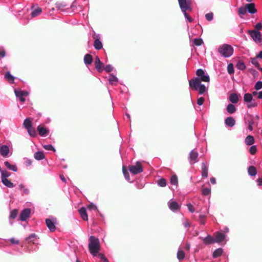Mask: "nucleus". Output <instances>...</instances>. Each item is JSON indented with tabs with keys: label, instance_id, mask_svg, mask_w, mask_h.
<instances>
[{
	"label": "nucleus",
	"instance_id": "nucleus-58",
	"mask_svg": "<svg viewBox=\"0 0 262 262\" xmlns=\"http://www.w3.org/2000/svg\"><path fill=\"white\" fill-rule=\"evenodd\" d=\"M113 67L111 64H107L104 67V70L106 72H110L113 70Z\"/></svg>",
	"mask_w": 262,
	"mask_h": 262
},
{
	"label": "nucleus",
	"instance_id": "nucleus-57",
	"mask_svg": "<svg viewBox=\"0 0 262 262\" xmlns=\"http://www.w3.org/2000/svg\"><path fill=\"white\" fill-rule=\"evenodd\" d=\"M186 206L188 208V210L191 213H193L195 211V208H194V206L191 204L188 203V204H187Z\"/></svg>",
	"mask_w": 262,
	"mask_h": 262
},
{
	"label": "nucleus",
	"instance_id": "nucleus-44",
	"mask_svg": "<svg viewBox=\"0 0 262 262\" xmlns=\"http://www.w3.org/2000/svg\"><path fill=\"white\" fill-rule=\"evenodd\" d=\"M236 67L239 70H244L246 69V66L243 61H238L236 65Z\"/></svg>",
	"mask_w": 262,
	"mask_h": 262
},
{
	"label": "nucleus",
	"instance_id": "nucleus-46",
	"mask_svg": "<svg viewBox=\"0 0 262 262\" xmlns=\"http://www.w3.org/2000/svg\"><path fill=\"white\" fill-rule=\"evenodd\" d=\"M203 43V39L201 38H197L194 39V44L196 46H200Z\"/></svg>",
	"mask_w": 262,
	"mask_h": 262
},
{
	"label": "nucleus",
	"instance_id": "nucleus-5",
	"mask_svg": "<svg viewBox=\"0 0 262 262\" xmlns=\"http://www.w3.org/2000/svg\"><path fill=\"white\" fill-rule=\"evenodd\" d=\"M45 222L47 227L51 232H54L56 230L57 220L55 217L52 216L50 218L46 219Z\"/></svg>",
	"mask_w": 262,
	"mask_h": 262
},
{
	"label": "nucleus",
	"instance_id": "nucleus-38",
	"mask_svg": "<svg viewBox=\"0 0 262 262\" xmlns=\"http://www.w3.org/2000/svg\"><path fill=\"white\" fill-rule=\"evenodd\" d=\"M27 132L29 136L31 137H36L37 136V133L35 128L32 127L30 128L27 129Z\"/></svg>",
	"mask_w": 262,
	"mask_h": 262
},
{
	"label": "nucleus",
	"instance_id": "nucleus-26",
	"mask_svg": "<svg viewBox=\"0 0 262 262\" xmlns=\"http://www.w3.org/2000/svg\"><path fill=\"white\" fill-rule=\"evenodd\" d=\"M5 78L10 83H13L14 82L15 78L10 74V72L9 71L6 73L5 75Z\"/></svg>",
	"mask_w": 262,
	"mask_h": 262
},
{
	"label": "nucleus",
	"instance_id": "nucleus-64",
	"mask_svg": "<svg viewBox=\"0 0 262 262\" xmlns=\"http://www.w3.org/2000/svg\"><path fill=\"white\" fill-rule=\"evenodd\" d=\"M255 28L258 31L262 28V23L259 22L255 25Z\"/></svg>",
	"mask_w": 262,
	"mask_h": 262
},
{
	"label": "nucleus",
	"instance_id": "nucleus-54",
	"mask_svg": "<svg viewBox=\"0 0 262 262\" xmlns=\"http://www.w3.org/2000/svg\"><path fill=\"white\" fill-rule=\"evenodd\" d=\"M211 189L210 188H205L202 189V194L204 195H208L210 194Z\"/></svg>",
	"mask_w": 262,
	"mask_h": 262
},
{
	"label": "nucleus",
	"instance_id": "nucleus-35",
	"mask_svg": "<svg viewBox=\"0 0 262 262\" xmlns=\"http://www.w3.org/2000/svg\"><path fill=\"white\" fill-rule=\"evenodd\" d=\"M42 12V9L40 8H37V9H35L33 10L31 12V16L32 17H36L40 14V13Z\"/></svg>",
	"mask_w": 262,
	"mask_h": 262
},
{
	"label": "nucleus",
	"instance_id": "nucleus-6",
	"mask_svg": "<svg viewBox=\"0 0 262 262\" xmlns=\"http://www.w3.org/2000/svg\"><path fill=\"white\" fill-rule=\"evenodd\" d=\"M248 32L255 42L260 43L261 42L262 35L259 31L249 30Z\"/></svg>",
	"mask_w": 262,
	"mask_h": 262
},
{
	"label": "nucleus",
	"instance_id": "nucleus-40",
	"mask_svg": "<svg viewBox=\"0 0 262 262\" xmlns=\"http://www.w3.org/2000/svg\"><path fill=\"white\" fill-rule=\"evenodd\" d=\"M1 172V179L2 181L5 179H8L7 178L11 176V173L7 171V170H1L0 172Z\"/></svg>",
	"mask_w": 262,
	"mask_h": 262
},
{
	"label": "nucleus",
	"instance_id": "nucleus-28",
	"mask_svg": "<svg viewBox=\"0 0 262 262\" xmlns=\"http://www.w3.org/2000/svg\"><path fill=\"white\" fill-rule=\"evenodd\" d=\"M24 127L26 129H28L32 127V121L29 118H26L23 123Z\"/></svg>",
	"mask_w": 262,
	"mask_h": 262
},
{
	"label": "nucleus",
	"instance_id": "nucleus-21",
	"mask_svg": "<svg viewBox=\"0 0 262 262\" xmlns=\"http://www.w3.org/2000/svg\"><path fill=\"white\" fill-rule=\"evenodd\" d=\"M109 83L113 85H116L118 82V78L114 75L110 74L108 79Z\"/></svg>",
	"mask_w": 262,
	"mask_h": 262
},
{
	"label": "nucleus",
	"instance_id": "nucleus-8",
	"mask_svg": "<svg viewBox=\"0 0 262 262\" xmlns=\"http://www.w3.org/2000/svg\"><path fill=\"white\" fill-rule=\"evenodd\" d=\"M129 170L132 174H137L143 172V169L140 162L137 161L136 165H131L129 166Z\"/></svg>",
	"mask_w": 262,
	"mask_h": 262
},
{
	"label": "nucleus",
	"instance_id": "nucleus-31",
	"mask_svg": "<svg viewBox=\"0 0 262 262\" xmlns=\"http://www.w3.org/2000/svg\"><path fill=\"white\" fill-rule=\"evenodd\" d=\"M227 112L230 114L234 113L236 110V107L232 104H229L226 107Z\"/></svg>",
	"mask_w": 262,
	"mask_h": 262
},
{
	"label": "nucleus",
	"instance_id": "nucleus-34",
	"mask_svg": "<svg viewBox=\"0 0 262 262\" xmlns=\"http://www.w3.org/2000/svg\"><path fill=\"white\" fill-rule=\"evenodd\" d=\"M170 184L172 185L176 186V187L178 185V177L176 174L172 175L170 179Z\"/></svg>",
	"mask_w": 262,
	"mask_h": 262
},
{
	"label": "nucleus",
	"instance_id": "nucleus-10",
	"mask_svg": "<svg viewBox=\"0 0 262 262\" xmlns=\"http://www.w3.org/2000/svg\"><path fill=\"white\" fill-rule=\"evenodd\" d=\"M167 204L169 209L172 212H176L180 209V206L176 201H173L172 199L170 200L168 202Z\"/></svg>",
	"mask_w": 262,
	"mask_h": 262
},
{
	"label": "nucleus",
	"instance_id": "nucleus-17",
	"mask_svg": "<svg viewBox=\"0 0 262 262\" xmlns=\"http://www.w3.org/2000/svg\"><path fill=\"white\" fill-rule=\"evenodd\" d=\"M9 152V148L7 145H4L0 147V154L4 157L8 156Z\"/></svg>",
	"mask_w": 262,
	"mask_h": 262
},
{
	"label": "nucleus",
	"instance_id": "nucleus-52",
	"mask_svg": "<svg viewBox=\"0 0 262 262\" xmlns=\"http://www.w3.org/2000/svg\"><path fill=\"white\" fill-rule=\"evenodd\" d=\"M187 11H182L184 15L185 18L186 19V20L189 23H191L193 19L191 17L188 15V14L186 12Z\"/></svg>",
	"mask_w": 262,
	"mask_h": 262
},
{
	"label": "nucleus",
	"instance_id": "nucleus-49",
	"mask_svg": "<svg viewBox=\"0 0 262 262\" xmlns=\"http://www.w3.org/2000/svg\"><path fill=\"white\" fill-rule=\"evenodd\" d=\"M55 7L57 10L63 11V8L66 7V5L63 3H57L55 4Z\"/></svg>",
	"mask_w": 262,
	"mask_h": 262
},
{
	"label": "nucleus",
	"instance_id": "nucleus-24",
	"mask_svg": "<svg viewBox=\"0 0 262 262\" xmlns=\"http://www.w3.org/2000/svg\"><path fill=\"white\" fill-rule=\"evenodd\" d=\"M5 166L9 170H12L14 172H16L17 171V167L15 164L12 165L8 161L4 162Z\"/></svg>",
	"mask_w": 262,
	"mask_h": 262
},
{
	"label": "nucleus",
	"instance_id": "nucleus-56",
	"mask_svg": "<svg viewBox=\"0 0 262 262\" xmlns=\"http://www.w3.org/2000/svg\"><path fill=\"white\" fill-rule=\"evenodd\" d=\"M205 18L208 21L212 20L213 18V14L212 12L208 13L205 14Z\"/></svg>",
	"mask_w": 262,
	"mask_h": 262
},
{
	"label": "nucleus",
	"instance_id": "nucleus-15",
	"mask_svg": "<svg viewBox=\"0 0 262 262\" xmlns=\"http://www.w3.org/2000/svg\"><path fill=\"white\" fill-rule=\"evenodd\" d=\"M95 68L99 72H101L103 70V63L100 61L98 56H96L95 61Z\"/></svg>",
	"mask_w": 262,
	"mask_h": 262
},
{
	"label": "nucleus",
	"instance_id": "nucleus-16",
	"mask_svg": "<svg viewBox=\"0 0 262 262\" xmlns=\"http://www.w3.org/2000/svg\"><path fill=\"white\" fill-rule=\"evenodd\" d=\"M225 123L227 126L232 127L235 124V121L233 117H228L225 120Z\"/></svg>",
	"mask_w": 262,
	"mask_h": 262
},
{
	"label": "nucleus",
	"instance_id": "nucleus-19",
	"mask_svg": "<svg viewBox=\"0 0 262 262\" xmlns=\"http://www.w3.org/2000/svg\"><path fill=\"white\" fill-rule=\"evenodd\" d=\"M79 212L83 221H87L88 220V216L85 207H81L79 210Z\"/></svg>",
	"mask_w": 262,
	"mask_h": 262
},
{
	"label": "nucleus",
	"instance_id": "nucleus-1",
	"mask_svg": "<svg viewBox=\"0 0 262 262\" xmlns=\"http://www.w3.org/2000/svg\"><path fill=\"white\" fill-rule=\"evenodd\" d=\"M89 249L91 254L96 256L97 255L100 251V242L98 238L94 236L91 235L89 237Z\"/></svg>",
	"mask_w": 262,
	"mask_h": 262
},
{
	"label": "nucleus",
	"instance_id": "nucleus-47",
	"mask_svg": "<svg viewBox=\"0 0 262 262\" xmlns=\"http://www.w3.org/2000/svg\"><path fill=\"white\" fill-rule=\"evenodd\" d=\"M206 216L204 214H200L199 222L201 225H205Z\"/></svg>",
	"mask_w": 262,
	"mask_h": 262
},
{
	"label": "nucleus",
	"instance_id": "nucleus-7",
	"mask_svg": "<svg viewBox=\"0 0 262 262\" xmlns=\"http://www.w3.org/2000/svg\"><path fill=\"white\" fill-rule=\"evenodd\" d=\"M182 11H191V0H178Z\"/></svg>",
	"mask_w": 262,
	"mask_h": 262
},
{
	"label": "nucleus",
	"instance_id": "nucleus-39",
	"mask_svg": "<svg viewBox=\"0 0 262 262\" xmlns=\"http://www.w3.org/2000/svg\"><path fill=\"white\" fill-rule=\"evenodd\" d=\"M197 78L199 79L200 83H201V81L209 82L210 80L209 75L205 73L202 76Z\"/></svg>",
	"mask_w": 262,
	"mask_h": 262
},
{
	"label": "nucleus",
	"instance_id": "nucleus-55",
	"mask_svg": "<svg viewBox=\"0 0 262 262\" xmlns=\"http://www.w3.org/2000/svg\"><path fill=\"white\" fill-rule=\"evenodd\" d=\"M254 89L256 90V91L262 89V81H257L254 86Z\"/></svg>",
	"mask_w": 262,
	"mask_h": 262
},
{
	"label": "nucleus",
	"instance_id": "nucleus-61",
	"mask_svg": "<svg viewBox=\"0 0 262 262\" xmlns=\"http://www.w3.org/2000/svg\"><path fill=\"white\" fill-rule=\"evenodd\" d=\"M204 98L203 97H200L197 100V104L199 105H202L204 102Z\"/></svg>",
	"mask_w": 262,
	"mask_h": 262
},
{
	"label": "nucleus",
	"instance_id": "nucleus-53",
	"mask_svg": "<svg viewBox=\"0 0 262 262\" xmlns=\"http://www.w3.org/2000/svg\"><path fill=\"white\" fill-rule=\"evenodd\" d=\"M17 213L18 212L16 209L13 210L10 213V215L9 216L10 219H15L17 215Z\"/></svg>",
	"mask_w": 262,
	"mask_h": 262
},
{
	"label": "nucleus",
	"instance_id": "nucleus-37",
	"mask_svg": "<svg viewBox=\"0 0 262 262\" xmlns=\"http://www.w3.org/2000/svg\"><path fill=\"white\" fill-rule=\"evenodd\" d=\"M122 172L125 180L130 183H132V181H130V180L129 174L127 170L125 168L124 166H123Z\"/></svg>",
	"mask_w": 262,
	"mask_h": 262
},
{
	"label": "nucleus",
	"instance_id": "nucleus-18",
	"mask_svg": "<svg viewBox=\"0 0 262 262\" xmlns=\"http://www.w3.org/2000/svg\"><path fill=\"white\" fill-rule=\"evenodd\" d=\"M247 11L250 14H254L256 13L257 10L255 7L254 3H250L246 5Z\"/></svg>",
	"mask_w": 262,
	"mask_h": 262
},
{
	"label": "nucleus",
	"instance_id": "nucleus-50",
	"mask_svg": "<svg viewBox=\"0 0 262 262\" xmlns=\"http://www.w3.org/2000/svg\"><path fill=\"white\" fill-rule=\"evenodd\" d=\"M227 70H228V72L229 74H232L234 73V67H233V64L230 63L228 65Z\"/></svg>",
	"mask_w": 262,
	"mask_h": 262
},
{
	"label": "nucleus",
	"instance_id": "nucleus-33",
	"mask_svg": "<svg viewBox=\"0 0 262 262\" xmlns=\"http://www.w3.org/2000/svg\"><path fill=\"white\" fill-rule=\"evenodd\" d=\"M223 252V250L221 248H219L216 249L214 251L212 254V256L213 258H216L220 256H221Z\"/></svg>",
	"mask_w": 262,
	"mask_h": 262
},
{
	"label": "nucleus",
	"instance_id": "nucleus-22",
	"mask_svg": "<svg viewBox=\"0 0 262 262\" xmlns=\"http://www.w3.org/2000/svg\"><path fill=\"white\" fill-rule=\"evenodd\" d=\"M208 168L204 162H203L201 166V174L203 177H208Z\"/></svg>",
	"mask_w": 262,
	"mask_h": 262
},
{
	"label": "nucleus",
	"instance_id": "nucleus-60",
	"mask_svg": "<svg viewBox=\"0 0 262 262\" xmlns=\"http://www.w3.org/2000/svg\"><path fill=\"white\" fill-rule=\"evenodd\" d=\"M256 147L254 145H252L250 147L249 152L251 155H254L256 153Z\"/></svg>",
	"mask_w": 262,
	"mask_h": 262
},
{
	"label": "nucleus",
	"instance_id": "nucleus-25",
	"mask_svg": "<svg viewBox=\"0 0 262 262\" xmlns=\"http://www.w3.org/2000/svg\"><path fill=\"white\" fill-rule=\"evenodd\" d=\"M34 158L37 160H41L45 159V156L42 151H36L34 154Z\"/></svg>",
	"mask_w": 262,
	"mask_h": 262
},
{
	"label": "nucleus",
	"instance_id": "nucleus-13",
	"mask_svg": "<svg viewBox=\"0 0 262 262\" xmlns=\"http://www.w3.org/2000/svg\"><path fill=\"white\" fill-rule=\"evenodd\" d=\"M214 236L215 237L214 241L215 243H220L225 239L226 236L220 231L215 232L214 233Z\"/></svg>",
	"mask_w": 262,
	"mask_h": 262
},
{
	"label": "nucleus",
	"instance_id": "nucleus-27",
	"mask_svg": "<svg viewBox=\"0 0 262 262\" xmlns=\"http://www.w3.org/2000/svg\"><path fill=\"white\" fill-rule=\"evenodd\" d=\"M238 99V96L235 93H232L229 96V100L232 103H237Z\"/></svg>",
	"mask_w": 262,
	"mask_h": 262
},
{
	"label": "nucleus",
	"instance_id": "nucleus-9",
	"mask_svg": "<svg viewBox=\"0 0 262 262\" xmlns=\"http://www.w3.org/2000/svg\"><path fill=\"white\" fill-rule=\"evenodd\" d=\"M14 93L17 98H18L21 102L26 101L25 97L29 95V93L26 91H21L16 89L14 90Z\"/></svg>",
	"mask_w": 262,
	"mask_h": 262
},
{
	"label": "nucleus",
	"instance_id": "nucleus-30",
	"mask_svg": "<svg viewBox=\"0 0 262 262\" xmlns=\"http://www.w3.org/2000/svg\"><path fill=\"white\" fill-rule=\"evenodd\" d=\"M93 61L92 56L89 54H86L84 57V62L86 65L91 64Z\"/></svg>",
	"mask_w": 262,
	"mask_h": 262
},
{
	"label": "nucleus",
	"instance_id": "nucleus-41",
	"mask_svg": "<svg viewBox=\"0 0 262 262\" xmlns=\"http://www.w3.org/2000/svg\"><path fill=\"white\" fill-rule=\"evenodd\" d=\"M185 257V253L181 249H179L177 252V258L178 259L181 261L183 260Z\"/></svg>",
	"mask_w": 262,
	"mask_h": 262
},
{
	"label": "nucleus",
	"instance_id": "nucleus-36",
	"mask_svg": "<svg viewBox=\"0 0 262 262\" xmlns=\"http://www.w3.org/2000/svg\"><path fill=\"white\" fill-rule=\"evenodd\" d=\"M3 184L8 188H13L14 186V184L9 181L8 179H4L2 181Z\"/></svg>",
	"mask_w": 262,
	"mask_h": 262
},
{
	"label": "nucleus",
	"instance_id": "nucleus-51",
	"mask_svg": "<svg viewBox=\"0 0 262 262\" xmlns=\"http://www.w3.org/2000/svg\"><path fill=\"white\" fill-rule=\"evenodd\" d=\"M257 57L256 58H252L251 60V62L252 64L255 66L257 69L259 67V63L257 59Z\"/></svg>",
	"mask_w": 262,
	"mask_h": 262
},
{
	"label": "nucleus",
	"instance_id": "nucleus-29",
	"mask_svg": "<svg viewBox=\"0 0 262 262\" xmlns=\"http://www.w3.org/2000/svg\"><path fill=\"white\" fill-rule=\"evenodd\" d=\"M248 172L249 176L253 177L257 174V170L254 166H250L248 169Z\"/></svg>",
	"mask_w": 262,
	"mask_h": 262
},
{
	"label": "nucleus",
	"instance_id": "nucleus-43",
	"mask_svg": "<svg viewBox=\"0 0 262 262\" xmlns=\"http://www.w3.org/2000/svg\"><path fill=\"white\" fill-rule=\"evenodd\" d=\"M37 235L35 233H32L26 238V240L29 243H33Z\"/></svg>",
	"mask_w": 262,
	"mask_h": 262
},
{
	"label": "nucleus",
	"instance_id": "nucleus-59",
	"mask_svg": "<svg viewBox=\"0 0 262 262\" xmlns=\"http://www.w3.org/2000/svg\"><path fill=\"white\" fill-rule=\"evenodd\" d=\"M205 73L204 70L202 69H199L196 71V75H197L196 77H199L201 76H202Z\"/></svg>",
	"mask_w": 262,
	"mask_h": 262
},
{
	"label": "nucleus",
	"instance_id": "nucleus-63",
	"mask_svg": "<svg viewBox=\"0 0 262 262\" xmlns=\"http://www.w3.org/2000/svg\"><path fill=\"white\" fill-rule=\"evenodd\" d=\"M98 257L100 258L101 260L104 261L108 260L107 258L102 253H99L97 254Z\"/></svg>",
	"mask_w": 262,
	"mask_h": 262
},
{
	"label": "nucleus",
	"instance_id": "nucleus-12",
	"mask_svg": "<svg viewBox=\"0 0 262 262\" xmlns=\"http://www.w3.org/2000/svg\"><path fill=\"white\" fill-rule=\"evenodd\" d=\"M31 213V210L29 208H26L23 209L19 216L20 221H26L27 219L29 217Z\"/></svg>",
	"mask_w": 262,
	"mask_h": 262
},
{
	"label": "nucleus",
	"instance_id": "nucleus-45",
	"mask_svg": "<svg viewBox=\"0 0 262 262\" xmlns=\"http://www.w3.org/2000/svg\"><path fill=\"white\" fill-rule=\"evenodd\" d=\"M247 12L246 7H241L238 8V15H245Z\"/></svg>",
	"mask_w": 262,
	"mask_h": 262
},
{
	"label": "nucleus",
	"instance_id": "nucleus-11",
	"mask_svg": "<svg viewBox=\"0 0 262 262\" xmlns=\"http://www.w3.org/2000/svg\"><path fill=\"white\" fill-rule=\"evenodd\" d=\"M100 38V34H96L94 37V47L96 50H100L102 48L103 45Z\"/></svg>",
	"mask_w": 262,
	"mask_h": 262
},
{
	"label": "nucleus",
	"instance_id": "nucleus-14",
	"mask_svg": "<svg viewBox=\"0 0 262 262\" xmlns=\"http://www.w3.org/2000/svg\"><path fill=\"white\" fill-rule=\"evenodd\" d=\"M199 154L198 152L194 151V150H192L190 153L189 156V159L190 163L192 164H194L197 161V159L198 158Z\"/></svg>",
	"mask_w": 262,
	"mask_h": 262
},
{
	"label": "nucleus",
	"instance_id": "nucleus-48",
	"mask_svg": "<svg viewBox=\"0 0 262 262\" xmlns=\"http://www.w3.org/2000/svg\"><path fill=\"white\" fill-rule=\"evenodd\" d=\"M43 148H44V149H45L46 150L55 151V148H54V146H53V145H52L51 144L44 145L43 146Z\"/></svg>",
	"mask_w": 262,
	"mask_h": 262
},
{
	"label": "nucleus",
	"instance_id": "nucleus-62",
	"mask_svg": "<svg viewBox=\"0 0 262 262\" xmlns=\"http://www.w3.org/2000/svg\"><path fill=\"white\" fill-rule=\"evenodd\" d=\"M9 241L12 244L18 245L19 243V241L14 237L11 238Z\"/></svg>",
	"mask_w": 262,
	"mask_h": 262
},
{
	"label": "nucleus",
	"instance_id": "nucleus-3",
	"mask_svg": "<svg viewBox=\"0 0 262 262\" xmlns=\"http://www.w3.org/2000/svg\"><path fill=\"white\" fill-rule=\"evenodd\" d=\"M257 91H253L252 94L246 93L244 95V101L247 104V106L249 108L255 107L258 105V103L253 98V96L258 95Z\"/></svg>",
	"mask_w": 262,
	"mask_h": 262
},
{
	"label": "nucleus",
	"instance_id": "nucleus-2",
	"mask_svg": "<svg viewBox=\"0 0 262 262\" xmlns=\"http://www.w3.org/2000/svg\"><path fill=\"white\" fill-rule=\"evenodd\" d=\"M189 85L190 89L199 91L200 95H203L207 89L204 84H201L198 78H193L189 81Z\"/></svg>",
	"mask_w": 262,
	"mask_h": 262
},
{
	"label": "nucleus",
	"instance_id": "nucleus-4",
	"mask_svg": "<svg viewBox=\"0 0 262 262\" xmlns=\"http://www.w3.org/2000/svg\"><path fill=\"white\" fill-rule=\"evenodd\" d=\"M218 52L223 57L228 58L232 55L233 49L229 45L224 44L218 48Z\"/></svg>",
	"mask_w": 262,
	"mask_h": 262
},
{
	"label": "nucleus",
	"instance_id": "nucleus-20",
	"mask_svg": "<svg viewBox=\"0 0 262 262\" xmlns=\"http://www.w3.org/2000/svg\"><path fill=\"white\" fill-rule=\"evenodd\" d=\"M200 238H201L203 240V243L205 245H209V244L215 243V241H214V238L212 236H211V235H208L206 237H204V238L200 237Z\"/></svg>",
	"mask_w": 262,
	"mask_h": 262
},
{
	"label": "nucleus",
	"instance_id": "nucleus-23",
	"mask_svg": "<svg viewBox=\"0 0 262 262\" xmlns=\"http://www.w3.org/2000/svg\"><path fill=\"white\" fill-rule=\"evenodd\" d=\"M39 135L41 137L46 136V135L49 132V130L45 127L38 125L37 127Z\"/></svg>",
	"mask_w": 262,
	"mask_h": 262
},
{
	"label": "nucleus",
	"instance_id": "nucleus-42",
	"mask_svg": "<svg viewBox=\"0 0 262 262\" xmlns=\"http://www.w3.org/2000/svg\"><path fill=\"white\" fill-rule=\"evenodd\" d=\"M158 185L162 187H164L167 185V182L166 180L164 178H160L157 181Z\"/></svg>",
	"mask_w": 262,
	"mask_h": 262
},
{
	"label": "nucleus",
	"instance_id": "nucleus-32",
	"mask_svg": "<svg viewBox=\"0 0 262 262\" xmlns=\"http://www.w3.org/2000/svg\"><path fill=\"white\" fill-rule=\"evenodd\" d=\"M245 143L248 145H252L254 142V139L252 136L248 135L245 139Z\"/></svg>",
	"mask_w": 262,
	"mask_h": 262
}]
</instances>
